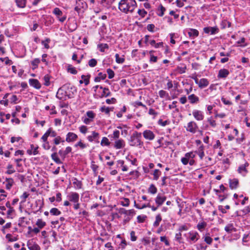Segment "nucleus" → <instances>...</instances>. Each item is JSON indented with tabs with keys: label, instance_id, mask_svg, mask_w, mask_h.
<instances>
[{
	"label": "nucleus",
	"instance_id": "48",
	"mask_svg": "<svg viewBox=\"0 0 250 250\" xmlns=\"http://www.w3.org/2000/svg\"><path fill=\"white\" fill-rule=\"evenodd\" d=\"M161 174V171L159 169H155L154 170V172L153 173V179L154 180H157Z\"/></svg>",
	"mask_w": 250,
	"mask_h": 250
},
{
	"label": "nucleus",
	"instance_id": "35",
	"mask_svg": "<svg viewBox=\"0 0 250 250\" xmlns=\"http://www.w3.org/2000/svg\"><path fill=\"white\" fill-rule=\"evenodd\" d=\"M52 159L57 164H61L62 163V162L60 160V159L58 157L57 153L56 152H54L51 155Z\"/></svg>",
	"mask_w": 250,
	"mask_h": 250
},
{
	"label": "nucleus",
	"instance_id": "44",
	"mask_svg": "<svg viewBox=\"0 0 250 250\" xmlns=\"http://www.w3.org/2000/svg\"><path fill=\"white\" fill-rule=\"evenodd\" d=\"M16 2L18 7L23 8L25 6L26 0H16Z\"/></svg>",
	"mask_w": 250,
	"mask_h": 250
},
{
	"label": "nucleus",
	"instance_id": "22",
	"mask_svg": "<svg viewBox=\"0 0 250 250\" xmlns=\"http://www.w3.org/2000/svg\"><path fill=\"white\" fill-rule=\"evenodd\" d=\"M159 95L160 98L164 99L166 101L170 100V97L169 94L163 90H161L159 91Z\"/></svg>",
	"mask_w": 250,
	"mask_h": 250
},
{
	"label": "nucleus",
	"instance_id": "8",
	"mask_svg": "<svg viewBox=\"0 0 250 250\" xmlns=\"http://www.w3.org/2000/svg\"><path fill=\"white\" fill-rule=\"evenodd\" d=\"M192 115L194 118L198 121H202L204 118V115L203 111L194 109L192 111Z\"/></svg>",
	"mask_w": 250,
	"mask_h": 250
},
{
	"label": "nucleus",
	"instance_id": "28",
	"mask_svg": "<svg viewBox=\"0 0 250 250\" xmlns=\"http://www.w3.org/2000/svg\"><path fill=\"white\" fill-rule=\"evenodd\" d=\"M225 230L228 233H230L233 231H235L236 229L234 227L232 224H229L225 227Z\"/></svg>",
	"mask_w": 250,
	"mask_h": 250
},
{
	"label": "nucleus",
	"instance_id": "58",
	"mask_svg": "<svg viewBox=\"0 0 250 250\" xmlns=\"http://www.w3.org/2000/svg\"><path fill=\"white\" fill-rule=\"evenodd\" d=\"M42 142H43V144L42 146V147L45 150H49L51 147L49 142L48 141Z\"/></svg>",
	"mask_w": 250,
	"mask_h": 250
},
{
	"label": "nucleus",
	"instance_id": "34",
	"mask_svg": "<svg viewBox=\"0 0 250 250\" xmlns=\"http://www.w3.org/2000/svg\"><path fill=\"white\" fill-rule=\"evenodd\" d=\"M45 109L46 110H50V114H55L57 113V112L55 110V106L54 105H47L45 107Z\"/></svg>",
	"mask_w": 250,
	"mask_h": 250
},
{
	"label": "nucleus",
	"instance_id": "62",
	"mask_svg": "<svg viewBox=\"0 0 250 250\" xmlns=\"http://www.w3.org/2000/svg\"><path fill=\"white\" fill-rule=\"evenodd\" d=\"M106 73L108 75V78H113L114 76V72L111 69H107L106 70Z\"/></svg>",
	"mask_w": 250,
	"mask_h": 250
},
{
	"label": "nucleus",
	"instance_id": "1",
	"mask_svg": "<svg viewBox=\"0 0 250 250\" xmlns=\"http://www.w3.org/2000/svg\"><path fill=\"white\" fill-rule=\"evenodd\" d=\"M136 6L137 3L135 0H121L119 3V9L126 14L132 13Z\"/></svg>",
	"mask_w": 250,
	"mask_h": 250
},
{
	"label": "nucleus",
	"instance_id": "63",
	"mask_svg": "<svg viewBox=\"0 0 250 250\" xmlns=\"http://www.w3.org/2000/svg\"><path fill=\"white\" fill-rule=\"evenodd\" d=\"M137 13L142 18L145 17L147 14L146 11L144 9H139Z\"/></svg>",
	"mask_w": 250,
	"mask_h": 250
},
{
	"label": "nucleus",
	"instance_id": "54",
	"mask_svg": "<svg viewBox=\"0 0 250 250\" xmlns=\"http://www.w3.org/2000/svg\"><path fill=\"white\" fill-rule=\"evenodd\" d=\"M146 216L145 215H138L137 217V222L138 223H143L146 219Z\"/></svg>",
	"mask_w": 250,
	"mask_h": 250
},
{
	"label": "nucleus",
	"instance_id": "46",
	"mask_svg": "<svg viewBox=\"0 0 250 250\" xmlns=\"http://www.w3.org/2000/svg\"><path fill=\"white\" fill-rule=\"evenodd\" d=\"M36 224L38 226L39 228L40 229H42L46 225L45 222L43 221L41 219H38Z\"/></svg>",
	"mask_w": 250,
	"mask_h": 250
},
{
	"label": "nucleus",
	"instance_id": "25",
	"mask_svg": "<svg viewBox=\"0 0 250 250\" xmlns=\"http://www.w3.org/2000/svg\"><path fill=\"white\" fill-rule=\"evenodd\" d=\"M238 180L237 179H233L232 180H229V187L231 189H235L237 188L238 185Z\"/></svg>",
	"mask_w": 250,
	"mask_h": 250
},
{
	"label": "nucleus",
	"instance_id": "50",
	"mask_svg": "<svg viewBox=\"0 0 250 250\" xmlns=\"http://www.w3.org/2000/svg\"><path fill=\"white\" fill-rule=\"evenodd\" d=\"M129 199L126 198L123 199V200L121 201V205L124 207H128L129 205Z\"/></svg>",
	"mask_w": 250,
	"mask_h": 250
},
{
	"label": "nucleus",
	"instance_id": "15",
	"mask_svg": "<svg viewBox=\"0 0 250 250\" xmlns=\"http://www.w3.org/2000/svg\"><path fill=\"white\" fill-rule=\"evenodd\" d=\"M195 83L201 88H204L207 86L209 82L207 79H194Z\"/></svg>",
	"mask_w": 250,
	"mask_h": 250
},
{
	"label": "nucleus",
	"instance_id": "29",
	"mask_svg": "<svg viewBox=\"0 0 250 250\" xmlns=\"http://www.w3.org/2000/svg\"><path fill=\"white\" fill-rule=\"evenodd\" d=\"M188 34L190 37H196L199 35V32L197 30L195 29H189V31L188 32Z\"/></svg>",
	"mask_w": 250,
	"mask_h": 250
},
{
	"label": "nucleus",
	"instance_id": "43",
	"mask_svg": "<svg viewBox=\"0 0 250 250\" xmlns=\"http://www.w3.org/2000/svg\"><path fill=\"white\" fill-rule=\"evenodd\" d=\"M98 46L100 49V51L102 52H104L105 49H108L109 48L108 45L106 43H101L99 44Z\"/></svg>",
	"mask_w": 250,
	"mask_h": 250
},
{
	"label": "nucleus",
	"instance_id": "47",
	"mask_svg": "<svg viewBox=\"0 0 250 250\" xmlns=\"http://www.w3.org/2000/svg\"><path fill=\"white\" fill-rule=\"evenodd\" d=\"M115 59L116 62L118 63H123L125 61V59L124 58L120 57V56L118 54H115Z\"/></svg>",
	"mask_w": 250,
	"mask_h": 250
},
{
	"label": "nucleus",
	"instance_id": "26",
	"mask_svg": "<svg viewBox=\"0 0 250 250\" xmlns=\"http://www.w3.org/2000/svg\"><path fill=\"white\" fill-rule=\"evenodd\" d=\"M73 184L76 189H81L82 187V183L77 178H74L72 179Z\"/></svg>",
	"mask_w": 250,
	"mask_h": 250
},
{
	"label": "nucleus",
	"instance_id": "40",
	"mask_svg": "<svg viewBox=\"0 0 250 250\" xmlns=\"http://www.w3.org/2000/svg\"><path fill=\"white\" fill-rule=\"evenodd\" d=\"M162 221V217L160 214L156 216L155 221L153 223V226L157 227L159 225L160 222Z\"/></svg>",
	"mask_w": 250,
	"mask_h": 250
},
{
	"label": "nucleus",
	"instance_id": "41",
	"mask_svg": "<svg viewBox=\"0 0 250 250\" xmlns=\"http://www.w3.org/2000/svg\"><path fill=\"white\" fill-rule=\"evenodd\" d=\"M207 226V223L205 222H199L197 226V228L200 231H202L203 229H205V228Z\"/></svg>",
	"mask_w": 250,
	"mask_h": 250
},
{
	"label": "nucleus",
	"instance_id": "64",
	"mask_svg": "<svg viewBox=\"0 0 250 250\" xmlns=\"http://www.w3.org/2000/svg\"><path fill=\"white\" fill-rule=\"evenodd\" d=\"M159 10L160 12V13H157V15L160 17H162L164 14L165 11H166V8L161 5L160 6Z\"/></svg>",
	"mask_w": 250,
	"mask_h": 250
},
{
	"label": "nucleus",
	"instance_id": "5",
	"mask_svg": "<svg viewBox=\"0 0 250 250\" xmlns=\"http://www.w3.org/2000/svg\"><path fill=\"white\" fill-rule=\"evenodd\" d=\"M195 157V155L194 154L193 151H190L187 152L185 154V156L182 157L181 159L182 163L184 165H187L188 163V161L191 159H194Z\"/></svg>",
	"mask_w": 250,
	"mask_h": 250
},
{
	"label": "nucleus",
	"instance_id": "9",
	"mask_svg": "<svg viewBox=\"0 0 250 250\" xmlns=\"http://www.w3.org/2000/svg\"><path fill=\"white\" fill-rule=\"evenodd\" d=\"M204 32L206 34H210V35H214L218 33L219 31V28L216 27H206L203 29Z\"/></svg>",
	"mask_w": 250,
	"mask_h": 250
},
{
	"label": "nucleus",
	"instance_id": "20",
	"mask_svg": "<svg viewBox=\"0 0 250 250\" xmlns=\"http://www.w3.org/2000/svg\"><path fill=\"white\" fill-rule=\"evenodd\" d=\"M29 84L31 86L36 89H40L41 87V84L38 79H29Z\"/></svg>",
	"mask_w": 250,
	"mask_h": 250
},
{
	"label": "nucleus",
	"instance_id": "14",
	"mask_svg": "<svg viewBox=\"0 0 250 250\" xmlns=\"http://www.w3.org/2000/svg\"><path fill=\"white\" fill-rule=\"evenodd\" d=\"M78 135L71 132H68L66 135L65 141L68 143L75 141L78 139Z\"/></svg>",
	"mask_w": 250,
	"mask_h": 250
},
{
	"label": "nucleus",
	"instance_id": "55",
	"mask_svg": "<svg viewBox=\"0 0 250 250\" xmlns=\"http://www.w3.org/2000/svg\"><path fill=\"white\" fill-rule=\"evenodd\" d=\"M97 62L95 59H91L88 62V65L89 66L93 67L97 65Z\"/></svg>",
	"mask_w": 250,
	"mask_h": 250
},
{
	"label": "nucleus",
	"instance_id": "52",
	"mask_svg": "<svg viewBox=\"0 0 250 250\" xmlns=\"http://www.w3.org/2000/svg\"><path fill=\"white\" fill-rule=\"evenodd\" d=\"M74 146L76 147L79 146L81 149H83L84 148H86L87 146V145L85 144H83L81 140L79 142H78L77 144H76L74 145Z\"/></svg>",
	"mask_w": 250,
	"mask_h": 250
},
{
	"label": "nucleus",
	"instance_id": "16",
	"mask_svg": "<svg viewBox=\"0 0 250 250\" xmlns=\"http://www.w3.org/2000/svg\"><path fill=\"white\" fill-rule=\"evenodd\" d=\"M125 145V141L122 139H120L115 140L114 147L117 149H120L124 147Z\"/></svg>",
	"mask_w": 250,
	"mask_h": 250
},
{
	"label": "nucleus",
	"instance_id": "45",
	"mask_svg": "<svg viewBox=\"0 0 250 250\" xmlns=\"http://www.w3.org/2000/svg\"><path fill=\"white\" fill-rule=\"evenodd\" d=\"M110 144V143L109 142L108 138L105 137L103 138L101 142V145L102 146H108Z\"/></svg>",
	"mask_w": 250,
	"mask_h": 250
},
{
	"label": "nucleus",
	"instance_id": "42",
	"mask_svg": "<svg viewBox=\"0 0 250 250\" xmlns=\"http://www.w3.org/2000/svg\"><path fill=\"white\" fill-rule=\"evenodd\" d=\"M132 105L135 107H138V106H142L147 109V107L146 105L144 104L142 102L139 101H136L132 104Z\"/></svg>",
	"mask_w": 250,
	"mask_h": 250
},
{
	"label": "nucleus",
	"instance_id": "27",
	"mask_svg": "<svg viewBox=\"0 0 250 250\" xmlns=\"http://www.w3.org/2000/svg\"><path fill=\"white\" fill-rule=\"evenodd\" d=\"M108 137L111 140H117L119 138L120 131L118 130H115L113 131V134L109 135Z\"/></svg>",
	"mask_w": 250,
	"mask_h": 250
},
{
	"label": "nucleus",
	"instance_id": "32",
	"mask_svg": "<svg viewBox=\"0 0 250 250\" xmlns=\"http://www.w3.org/2000/svg\"><path fill=\"white\" fill-rule=\"evenodd\" d=\"M64 142L65 140L60 136H58L57 137L55 138L53 140V142L55 146L58 145L60 143H63Z\"/></svg>",
	"mask_w": 250,
	"mask_h": 250
},
{
	"label": "nucleus",
	"instance_id": "11",
	"mask_svg": "<svg viewBox=\"0 0 250 250\" xmlns=\"http://www.w3.org/2000/svg\"><path fill=\"white\" fill-rule=\"evenodd\" d=\"M143 135L145 139L149 141L153 140L155 137L154 133L150 130H145L143 132Z\"/></svg>",
	"mask_w": 250,
	"mask_h": 250
},
{
	"label": "nucleus",
	"instance_id": "51",
	"mask_svg": "<svg viewBox=\"0 0 250 250\" xmlns=\"http://www.w3.org/2000/svg\"><path fill=\"white\" fill-rule=\"evenodd\" d=\"M40 62V60L39 59L36 58V59H34L31 62V64L33 66V68H36L38 66V65Z\"/></svg>",
	"mask_w": 250,
	"mask_h": 250
},
{
	"label": "nucleus",
	"instance_id": "59",
	"mask_svg": "<svg viewBox=\"0 0 250 250\" xmlns=\"http://www.w3.org/2000/svg\"><path fill=\"white\" fill-rule=\"evenodd\" d=\"M7 168L8 169L6 171V173L8 174H11L15 172V170L11 169L13 168V166L12 165H8Z\"/></svg>",
	"mask_w": 250,
	"mask_h": 250
},
{
	"label": "nucleus",
	"instance_id": "6",
	"mask_svg": "<svg viewBox=\"0 0 250 250\" xmlns=\"http://www.w3.org/2000/svg\"><path fill=\"white\" fill-rule=\"evenodd\" d=\"M87 7V4L83 0H77L75 11L79 12L82 9H86Z\"/></svg>",
	"mask_w": 250,
	"mask_h": 250
},
{
	"label": "nucleus",
	"instance_id": "37",
	"mask_svg": "<svg viewBox=\"0 0 250 250\" xmlns=\"http://www.w3.org/2000/svg\"><path fill=\"white\" fill-rule=\"evenodd\" d=\"M207 122L209 123L210 126L212 127H215L216 126V121L212 116L208 118Z\"/></svg>",
	"mask_w": 250,
	"mask_h": 250
},
{
	"label": "nucleus",
	"instance_id": "2",
	"mask_svg": "<svg viewBox=\"0 0 250 250\" xmlns=\"http://www.w3.org/2000/svg\"><path fill=\"white\" fill-rule=\"evenodd\" d=\"M128 144L131 146L141 147L144 145L142 141V133L134 131L128 139Z\"/></svg>",
	"mask_w": 250,
	"mask_h": 250
},
{
	"label": "nucleus",
	"instance_id": "53",
	"mask_svg": "<svg viewBox=\"0 0 250 250\" xmlns=\"http://www.w3.org/2000/svg\"><path fill=\"white\" fill-rule=\"evenodd\" d=\"M71 90L72 94L68 93L67 92L65 91L66 96H67L68 98H72L74 92H76V89L75 87H74V86H71Z\"/></svg>",
	"mask_w": 250,
	"mask_h": 250
},
{
	"label": "nucleus",
	"instance_id": "38",
	"mask_svg": "<svg viewBox=\"0 0 250 250\" xmlns=\"http://www.w3.org/2000/svg\"><path fill=\"white\" fill-rule=\"evenodd\" d=\"M149 193L154 194L157 192V189L153 184H151L148 189Z\"/></svg>",
	"mask_w": 250,
	"mask_h": 250
},
{
	"label": "nucleus",
	"instance_id": "12",
	"mask_svg": "<svg viewBox=\"0 0 250 250\" xmlns=\"http://www.w3.org/2000/svg\"><path fill=\"white\" fill-rule=\"evenodd\" d=\"M99 134L95 131H93L91 135L88 136L87 137V140L89 142H92L94 141L96 143H99Z\"/></svg>",
	"mask_w": 250,
	"mask_h": 250
},
{
	"label": "nucleus",
	"instance_id": "36",
	"mask_svg": "<svg viewBox=\"0 0 250 250\" xmlns=\"http://www.w3.org/2000/svg\"><path fill=\"white\" fill-rule=\"evenodd\" d=\"M50 213L52 215L58 216L61 214V211L57 208H53L50 209Z\"/></svg>",
	"mask_w": 250,
	"mask_h": 250
},
{
	"label": "nucleus",
	"instance_id": "49",
	"mask_svg": "<svg viewBox=\"0 0 250 250\" xmlns=\"http://www.w3.org/2000/svg\"><path fill=\"white\" fill-rule=\"evenodd\" d=\"M67 71L72 74H76L77 73V71L74 67H73L71 65H69L67 68Z\"/></svg>",
	"mask_w": 250,
	"mask_h": 250
},
{
	"label": "nucleus",
	"instance_id": "60",
	"mask_svg": "<svg viewBox=\"0 0 250 250\" xmlns=\"http://www.w3.org/2000/svg\"><path fill=\"white\" fill-rule=\"evenodd\" d=\"M48 131L49 132V136L50 137H54L55 138L58 136L56 132L53 130L51 128L48 129Z\"/></svg>",
	"mask_w": 250,
	"mask_h": 250
},
{
	"label": "nucleus",
	"instance_id": "56",
	"mask_svg": "<svg viewBox=\"0 0 250 250\" xmlns=\"http://www.w3.org/2000/svg\"><path fill=\"white\" fill-rule=\"evenodd\" d=\"M130 240L131 241H135L137 240V236L136 235V233L134 231H131L130 232Z\"/></svg>",
	"mask_w": 250,
	"mask_h": 250
},
{
	"label": "nucleus",
	"instance_id": "21",
	"mask_svg": "<svg viewBox=\"0 0 250 250\" xmlns=\"http://www.w3.org/2000/svg\"><path fill=\"white\" fill-rule=\"evenodd\" d=\"M188 100L191 104H196L199 102V97L193 94L188 96Z\"/></svg>",
	"mask_w": 250,
	"mask_h": 250
},
{
	"label": "nucleus",
	"instance_id": "10",
	"mask_svg": "<svg viewBox=\"0 0 250 250\" xmlns=\"http://www.w3.org/2000/svg\"><path fill=\"white\" fill-rule=\"evenodd\" d=\"M27 246L29 250H40V247L33 239H30L27 241Z\"/></svg>",
	"mask_w": 250,
	"mask_h": 250
},
{
	"label": "nucleus",
	"instance_id": "17",
	"mask_svg": "<svg viewBox=\"0 0 250 250\" xmlns=\"http://www.w3.org/2000/svg\"><path fill=\"white\" fill-rule=\"evenodd\" d=\"M14 183V180L11 178H6L3 184L5 185V188L7 190H10Z\"/></svg>",
	"mask_w": 250,
	"mask_h": 250
},
{
	"label": "nucleus",
	"instance_id": "57",
	"mask_svg": "<svg viewBox=\"0 0 250 250\" xmlns=\"http://www.w3.org/2000/svg\"><path fill=\"white\" fill-rule=\"evenodd\" d=\"M245 39L244 38H242L240 40L237 42L238 44H239V46L241 47H245L247 45V43H245Z\"/></svg>",
	"mask_w": 250,
	"mask_h": 250
},
{
	"label": "nucleus",
	"instance_id": "23",
	"mask_svg": "<svg viewBox=\"0 0 250 250\" xmlns=\"http://www.w3.org/2000/svg\"><path fill=\"white\" fill-rule=\"evenodd\" d=\"M229 74V72L228 69H221L219 71L218 77L219 78H226Z\"/></svg>",
	"mask_w": 250,
	"mask_h": 250
},
{
	"label": "nucleus",
	"instance_id": "18",
	"mask_svg": "<svg viewBox=\"0 0 250 250\" xmlns=\"http://www.w3.org/2000/svg\"><path fill=\"white\" fill-rule=\"evenodd\" d=\"M166 200V197L161 194H158L155 198V202L158 206L162 205Z\"/></svg>",
	"mask_w": 250,
	"mask_h": 250
},
{
	"label": "nucleus",
	"instance_id": "61",
	"mask_svg": "<svg viewBox=\"0 0 250 250\" xmlns=\"http://www.w3.org/2000/svg\"><path fill=\"white\" fill-rule=\"evenodd\" d=\"M49 136V132L48 131V129L46 131V132L43 134V135L42 137L41 140L42 141H47V138Z\"/></svg>",
	"mask_w": 250,
	"mask_h": 250
},
{
	"label": "nucleus",
	"instance_id": "13",
	"mask_svg": "<svg viewBox=\"0 0 250 250\" xmlns=\"http://www.w3.org/2000/svg\"><path fill=\"white\" fill-rule=\"evenodd\" d=\"M249 164L248 162H246L244 164L240 165L238 168V172L242 176H245L248 172L246 167L249 166Z\"/></svg>",
	"mask_w": 250,
	"mask_h": 250
},
{
	"label": "nucleus",
	"instance_id": "4",
	"mask_svg": "<svg viewBox=\"0 0 250 250\" xmlns=\"http://www.w3.org/2000/svg\"><path fill=\"white\" fill-rule=\"evenodd\" d=\"M198 129V126L195 122L190 121L188 123L186 127V130L187 131L194 134L197 131Z\"/></svg>",
	"mask_w": 250,
	"mask_h": 250
},
{
	"label": "nucleus",
	"instance_id": "30",
	"mask_svg": "<svg viewBox=\"0 0 250 250\" xmlns=\"http://www.w3.org/2000/svg\"><path fill=\"white\" fill-rule=\"evenodd\" d=\"M100 90L102 91V94H101V97H107L110 94V92L109 91V89L108 88H103V87L100 86Z\"/></svg>",
	"mask_w": 250,
	"mask_h": 250
},
{
	"label": "nucleus",
	"instance_id": "31",
	"mask_svg": "<svg viewBox=\"0 0 250 250\" xmlns=\"http://www.w3.org/2000/svg\"><path fill=\"white\" fill-rule=\"evenodd\" d=\"M113 109V108L112 107H107L104 105L100 108V111L102 112L105 113L107 115H109L110 112L112 111Z\"/></svg>",
	"mask_w": 250,
	"mask_h": 250
},
{
	"label": "nucleus",
	"instance_id": "3",
	"mask_svg": "<svg viewBox=\"0 0 250 250\" xmlns=\"http://www.w3.org/2000/svg\"><path fill=\"white\" fill-rule=\"evenodd\" d=\"M79 197V194L75 192H70L67 195V199L73 204V208L75 210L78 209L80 207Z\"/></svg>",
	"mask_w": 250,
	"mask_h": 250
},
{
	"label": "nucleus",
	"instance_id": "19",
	"mask_svg": "<svg viewBox=\"0 0 250 250\" xmlns=\"http://www.w3.org/2000/svg\"><path fill=\"white\" fill-rule=\"evenodd\" d=\"M205 147L203 145H201L198 148L197 150H196L194 152L197 153L201 160H202L205 156L204 153Z\"/></svg>",
	"mask_w": 250,
	"mask_h": 250
},
{
	"label": "nucleus",
	"instance_id": "24",
	"mask_svg": "<svg viewBox=\"0 0 250 250\" xmlns=\"http://www.w3.org/2000/svg\"><path fill=\"white\" fill-rule=\"evenodd\" d=\"M189 235V238L192 242H195L199 239V234L197 232H190Z\"/></svg>",
	"mask_w": 250,
	"mask_h": 250
},
{
	"label": "nucleus",
	"instance_id": "39",
	"mask_svg": "<svg viewBox=\"0 0 250 250\" xmlns=\"http://www.w3.org/2000/svg\"><path fill=\"white\" fill-rule=\"evenodd\" d=\"M86 115L87 116V118L91 119L92 121H93V119L95 117L96 114L91 110H89L86 112Z\"/></svg>",
	"mask_w": 250,
	"mask_h": 250
},
{
	"label": "nucleus",
	"instance_id": "7",
	"mask_svg": "<svg viewBox=\"0 0 250 250\" xmlns=\"http://www.w3.org/2000/svg\"><path fill=\"white\" fill-rule=\"evenodd\" d=\"M53 13L56 15L59 19V21L61 22H63L66 19V16H63L61 18H60V16H62V11L58 7H56L54 9L53 11Z\"/></svg>",
	"mask_w": 250,
	"mask_h": 250
},
{
	"label": "nucleus",
	"instance_id": "33",
	"mask_svg": "<svg viewBox=\"0 0 250 250\" xmlns=\"http://www.w3.org/2000/svg\"><path fill=\"white\" fill-rule=\"evenodd\" d=\"M243 243L244 245H249L250 244V234H244L243 237Z\"/></svg>",
	"mask_w": 250,
	"mask_h": 250
}]
</instances>
